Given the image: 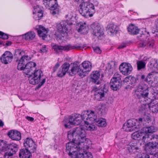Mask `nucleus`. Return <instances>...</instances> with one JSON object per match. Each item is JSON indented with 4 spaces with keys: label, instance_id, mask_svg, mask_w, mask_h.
I'll return each instance as SVG.
<instances>
[{
    "label": "nucleus",
    "instance_id": "c756f323",
    "mask_svg": "<svg viewBox=\"0 0 158 158\" xmlns=\"http://www.w3.org/2000/svg\"><path fill=\"white\" fill-rule=\"evenodd\" d=\"M106 30L108 33L109 32L111 34H115L118 30V28L116 25L113 23L109 24L107 26Z\"/></svg>",
    "mask_w": 158,
    "mask_h": 158
},
{
    "label": "nucleus",
    "instance_id": "8fccbe9b",
    "mask_svg": "<svg viewBox=\"0 0 158 158\" xmlns=\"http://www.w3.org/2000/svg\"><path fill=\"white\" fill-rule=\"evenodd\" d=\"M154 74L155 73L154 72H152L149 73L147 75L146 78L145 80V81L148 82H152V81L151 80V78L153 77Z\"/></svg>",
    "mask_w": 158,
    "mask_h": 158
},
{
    "label": "nucleus",
    "instance_id": "ea45409f",
    "mask_svg": "<svg viewBox=\"0 0 158 158\" xmlns=\"http://www.w3.org/2000/svg\"><path fill=\"white\" fill-rule=\"evenodd\" d=\"M152 134H149L148 133L144 134V135L142 136L143 141L145 143V144L151 142Z\"/></svg>",
    "mask_w": 158,
    "mask_h": 158
},
{
    "label": "nucleus",
    "instance_id": "f704fd0d",
    "mask_svg": "<svg viewBox=\"0 0 158 158\" xmlns=\"http://www.w3.org/2000/svg\"><path fill=\"white\" fill-rule=\"evenodd\" d=\"M149 97V102L158 99V91L152 89L150 92Z\"/></svg>",
    "mask_w": 158,
    "mask_h": 158
},
{
    "label": "nucleus",
    "instance_id": "052dcab7",
    "mask_svg": "<svg viewBox=\"0 0 158 158\" xmlns=\"http://www.w3.org/2000/svg\"><path fill=\"white\" fill-rule=\"evenodd\" d=\"M46 81V79L45 78L43 79L42 81L40 82V83L38 85V87L39 88Z\"/></svg>",
    "mask_w": 158,
    "mask_h": 158
},
{
    "label": "nucleus",
    "instance_id": "bb28decb",
    "mask_svg": "<svg viewBox=\"0 0 158 158\" xmlns=\"http://www.w3.org/2000/svg\"><path fill=\"white\" fill-rule=\"evenodd\" d=\"M29 149L25 148L20 150L19 153V156L20 158H31V152Z\"/></svg>",
    "mask_w": 158,
    "mask_h": 158
},
{
    "label": "nucleus",
    "instance_id": "f3484780",
    "mask_svg": "<svg viewBox=\"0 0 158 158\" xmlns=\"http://www.w3.org/2000/svg\"><path fill=\"white\" fill-rule=\"evenodd\" d=\"M24 146L31 152H34L36 150V145L32 139L27 138L24 141Z\"/></svg>",
    "mask_w": 158,
    "mask_h": 158
},
{
    "label": "nucleus",
    "instance_id": "0e129e2a",
    "mask_svg": "<svg viewBox=\"0 0 158 158\" xmlns=\"http://www.w3.org/2000/svg\"><path fill=\"white\" fill-rule=\"evenodd\" d=\"M100 89L99 87H98L97 86H95L93 87V91H95V92H96V91H98L99 89Z\"/></svg>",
    "mask_w": 158,
    "mask_h": 158
},
{
    "label": "nucleus",
    "instance_id": "0eeeda50",
    "mask_svg": "<svg viewBox=\"0 0 158 158\" xmlns=\"http://www.w3.org/2000/svg\"><path fill=\"white\" fill-rule=\"evenodd\" d=\"M82 119L81 115L74 114L69 116L68 118L65 119L66 123L64 126L66 128H70L74 125H78L81 123Z\"/></svg>",
    "mask_w": 158,
    "mask_h": 158
},
{
    "label": "nucleus",
    "instance_id": "aec40b11",
    "mask_svg": "<svg viewBox=\"0 0 158 158\" xmlns=\"http://www.w3.org/2000/svg\"><path fill=\"white\" fill-rule=\"evenodd\" d=\"M79 67H80V65L78 62L71 63L70 65V69L69 70L68 73L71 76H74L78 72Z\"/></svg>",
    "mask_w": 158,
    "mask_h": 158
},
{
    "label": "nucleus",
    "instance_id": "e2e57ef3",
    "mask_svg": "<svg viewBox=\"0 0 158 158\" xmlns=\"http://www.w3.org/2000/svg\"><path fill=\"white\" fill-rule=\"evenodd\" d=\"M126 46V44L124 43H123L121 44L118 47V49L123 48L125 47Z\"/></svg>",
    "mask_w": 158,
    "mask_h": 158
},
{
    "label": "nucleus",
    "instance_id": "c03bdc74",
    "mask_svg": "<svg viewBox=\"0 0 158 158\" xmlns=\"http://www.w3.org/2000/svg\"><path fill=\"white\" fill-rule=\"evenodd\" d=\"M142 133L136 131L131 135L132 138L135 140H139L142 138Z\"/></svg>",
    "mask_w": 158,
    "mask_h": 158
},
{
    "label": "nucleus",
    "instance_id": "7ed1b4c3",
    "mask_svg": "<svg viewBox=\"0 0 158 158\" xmlns=\"http://www.w3.org/2000/svg\"><path fill=\"white\" fill-rule=\"evenodd\" d=\"M18 150V145L16 144L12 143L7 144L6 141L0 140V153L5 152L6 151L9 152H5L4 156L5 157L7 156H12L15 154Z\"/></svg>",
    "mask_w": 158,
    "mask_h": 158
},
{
    "label": "nucleus",
    "instance_id": "69168bd1",
    "mask_svg": "<svg viewBox=\"0 0 158 158\" xmlns=\"http://www.w3.org/2000/svg\"><path fill=\"white\" fill-rule=\"evenodd\" d=\"M26 118L28 121H31V122L33 121L34 120V118H33L31 117H29V116L26 117Z\"/></svg>",
    "mask_w": 158,
    "mask_h": 158
},
{
    "label": "nucleus",
    "instance_id": "cd10ccee",
    "mask_svg": "<svg viewBox=\"0 0 158 158\" xmlns=\"http://www.w3.org/2000/svg\"><path fill=\"white\" fill-rule=\"evenodd\" d=\"M138 123L140 125V128L142 125L144 126L147 125V123H149L151 121L150 117L149 115H144L143 117L139 118L138 119Z\"/></svg>",
    "mask_w": 158,
    "mask_h": 158
},
{
    "label": "nucleus",
    "instance_id": "c9c22d12",
    "mask_svg": "<svg viewBox=\"0 0 158 158\" xmlns=\"http://www.w3.org/2000/svg\"><path fill=\"white\" fill-rule=\"evenodd\" d=\"M86 29V24L85 23H79L76 25V29L79 32L84 33Z\"/></svg>",
    "mask_w": 158,
    "mask_h": 158
},
{
    "label": "nucleus",
    "instance_id": "423d86ee",
    "mask_svg": "<svg viewBox=\"0 0 158 158\" xmlns=\"http://www.w3.org/2000/svg\"><path fill=\"white\" fill-rule=\"evenodd\" d=\"M67 137L70 142L66 144V151L68 155L72 152L77 150L79 148L78 143H76L75 137L73 129L68 131L67 132Z\"/></svg>",
    "mask_w": 158,
    "mask_h": 158
},
{
    "label": "nucleus",
    "instance_id": "39448f33",
    "mask_svg": "<svg viewBox=\"0 0 158 158\" xmlns=\"http://www.w3.org/2000/svg\"><path fill=\"white\" fill-rule=\"evenodd\" d=\"M78 10L82 15L87 18L92 16L94 13V6L90 2H83L79 5Z\"/></svg>",
    "mask_w": 158,
    "mask_h": 158
},
{
    "label": "nucleus",
    "instance_id": "de8ad7c7",
    "mask_svg": "<svg viewBox=\"0 0 158 158\" xmlns=\"http://www.w3.org/2000/svg\"><path fill=\"white\" fill-rule=\"evenodd\" d=\"M78 75L82 77L86 76L88 73V72L87 71H85V70L82 69H80V67H79V69L78 70V72H77Z\"/></svg>",
    "mask_w": 158,
    "mask_h": 158
},
{
    "label": "nucleus",
    "instance_id": "4c0bfd02",
    "mask_svg": "<svg viewBox=\"0 0 158 158\" xmlns=\"http://www.w3.org/2000/svg\"><path fill=\"white\" fill-rule=\"evenodd\" d=\"M35 34L33 31L28 32L23 35V37L26 40H32L35 37Z\"/></svg>",
    "mask_w": 158,
    "mask_h": 158
},
{
    "label": "nucleus",
    "instance_id": "4be33fe9",
    "mask_svg": "<svg viewBox=\"0 0 158 158\" xmlns=\"http://www.w3.org/2000/svg\"><path fill=\"white\" fill-rule=\"evenodd\" d=\"M8 135L11 139L13 140H19L21 138L20 132L16 130H11L8 133Z\"/></svg>",
    "mask_w": 158,
    "mask_h": 158
},
{
    "label": "nucleus",
    "instance_id": "2eb2a0df",
    "mask_svg": "<svg viewBox=\"0 0 158 158\" xmlns=\"http://www.w3.org/2000/svg\"><path fill=\"white\" fill-rule=\"evenodd\" d=\"M120 72L123 75H127L130 74L133 70L132 67L129 63H123L119 66Z\"/></svg>",
    "mask_w": 158,
    "mask_h": 158
},
{
    "label": "nucleus",
    "instance_id": "4468645a",
    "mask_svg": "<svg viewBox=\"0 0 158 158\" xmlns=\"http://www.w3.org/2000/svg\"><path fill=\"white\" fill-rule=\"evenodd\" d=\"M90 27L93 34L98 38L100 37L104 34L103 29L98 23H94L91 25Z\"/></svg>",
    "mask_w": 158,
    "mask_h": 158
},
{
    "label": "nucleus",
    "instance_id": "f257e3e1",
    "mask_svg": "<svg viewBox=\"0 0 158 158\" xmlns=\"http://www.w3.org/2000/svg\"><path fill=\"white\" fill-rule=\"evenodd\" d=\"M27 61L23 62L21 64V69H19L17 66L18 69L20 70H23V73L27 75H28V80L29 83L32 85H35L39 83L40 81V78L42 76H43V72L40 69H35L34 73L31 72L36 66V64L35 63L30 61L27 63Z\"/></svg>",
    "mask_w": 158,
    "mask_h": 158
},
{
    "label": "nucleus",
    "instance_id": "a18cd8bd",
    "mask_svg": "<svg viewBox=\"0 0 158 158\" xmlns=\"http://www.w3.org/2000/svg\"><path fill=\"white\" fill-rule=\"evenodd\" d=\"M86 125L85 126V129L88 130L94 131L95 130L97 129V127L94 125L92 123H86Z\"/></svg>",
    "mask_w": 158,
    "mask_h": 158
},
{
    "label": "nucleus",
    "instance_id": "338daca9",
    "mask_svg": "<svg viewBox=\"0 0 158 158\" xmlns=\"http://www.w3.org/2000/svg\"><path fill=\"white\" fill-rule=\"evenodd\" d=\"M129 76H127L126 77L124 80V82H129L130 83V79H129Z\"/></svg>",
    "mask_w": 158,
    "mask_h": 158
},
{
    "label": "nucleus",
    "instance_id": "37998d69",
    "mask_svg": "<svg viewBox=\"0 0 158 158\" xmlns=\"http://www.w3.org/2000/svg\"><path fill=\"white\" fill-rule=\"evenodd\" d=\"M146 63L143 61H138L137 62V68L138 70L144 69L146 66Z\"/></svg>",
    "mask_w": 158,
    "mask_h": 158
},
{
    "label": "nucleus",
    "instance_id": "ddd939ff",
    "mask_svg": "<svg viewBox=\"0 0 158 158\" xmlns=\"http://www.w3.org/2000/svg\"><path fill=\"white\" fill-rule=\"evenodd\" d=\"M51 45L52 48L54 49V50L57 52H59L60 51L62 50L69 51L71 49H81V48H84V47L78 45L77 44L73 46L69 44L64 46L56 44H52Z\"/></svg>",
    "mask_w": 158,
    "mask_h": 158
},
{
    "label": "nucleus",
    "instance_id": "5fc2aeb1",
    "mask_svg": "<svg viewBox=\"0 0 158 158\" xmlns=\"http://www.w3.org/2000/svg\"><path fill=\"white\" fill-rule=\"evenodd\" d=\"M129 78L130 79V84L133 85L136 82L137 79L135 77L130 76H129Z\"/></svg>",
    "mask_w": 158,
    "mask_h": 158
},
{
    "label": "nucleus",
    "instance_id": "79ce46f5",
    "mask_svg": "<svg viewBox=\"0 0 158 158\" xmlns=\"http://www.w3.org/2000/svg\"><path fill=\"white\" fill-rule=\"evenodd\" d=\"M96 124L98 127H104L106 126V122L105 119L100 118L98 121L96 120Z\"/></svg>",
    "mask_w": 158,
    "mask_h": 158
},
{
    "label": "nucleus",
    "instance_id": "72a5a7b5",
    "mask_svg": "<svg viewBox=\"0 0 158 158\" xmlns=\"http://www.w3.org/2000/svg\"><path fill=\"white\" fill-rule=\"evenodd\" d=\"M148 66L154 71H158V64L157 60L155 59H152L148 64Z\"/></svg>",
    "mask_w": 158,
    "mask_h": 158
},
{
    "label": "nucleus",
    "instance_id": "09e8293b",
    "mask_svg": "<svg viewBox=\"0 0 158 158\" xmlns=\"http://www.w3.org/2000/svg\"><path fill=\"white\" fill-rule=\"evenodd\" d=\"M66 73L60 67V69L57 72V75L58 77H64Z\"/></svg>",
    "mask_w": 158,
    "mask_h": 158
},
{
    "label": "nucleus",
    "instance_id": "9b49d317",
    "mask_svg": "<svg viewBox=\"0 0 158 158\" xmlns=\"http://www.w3.org/2000/svg\"><path fill=\"white\" fill-rule=\"evenodd\" d=\"M14 55L15 58L17 59L21 58L19 61L18 65V67L20 69L22 68L21 67V64L23 63V62L28 61L31 59L30 56L25 55L24 51L21 49L15 50Z\"/></svg>",
    "mask_w": 158,
    "mask_h": 158
},
{
    "label": "nucleus",
    "instance_id": "603ef678",
    "mask_svg": "<svg viewBox=\"0 0 158 158\" xmlns=\"http://www.w3.org/2000/svg\"><path fill=\"white\" fill-rule=\"evenodd\" d=\"M111 79H114L116 81L122 82L121 80V76L118 73H115L113 78Z\"/></svg>",
    "mask_w": 158,
    "mask_h": 158
},
{
    "label": "nucleus",
    "instance_id": "5701e85b",
    "mask_svg": "<svg viewBox=\"0 0 158 158\" xmlns=\"http://www.w3.org/2000/svg\"><path fill=\"white\" fill-rule=\"evenodd\" d=\"M145 150L146 152L151 155H153L155 154L156 147L149 142L148 143L145 144Z\"/></svg>",
    "mask_w": 158,
    "mask_h": 158
},
{
    "label": "nucleus",
    "instance_id": "1a4fd4ad",
    "mask_svg": "<svg viewBox=\"0 0 158 158\" xmlns=\"http://www.w3.org/2000/svg\"><path fill=\"white\" fill-rule=\"evenodd\" d=\"M123 128L125 131H131L140 129V125L138 123V119H130L123 124Z\"/></svg>",
    "mask_w": 158,
    "mask_h": 158
},
{
    "label": "nucleus",
    "instance_id": "774afa93",
    "mask_svg": "<svg viewBox=\"0 0 158 158\" xmlns=\"http://www.w3.org/2000/svg\"><path fill=\"white\" fill-rule=\"evenodd\" d=\"M153 34L154 35V36L155 37H158V32L157 31H155L153 32L152 31V32Z\"/></svg>",
    "mask_w": 158,
    "mask_h": 158
},
{
    "label": "nucleus",
    "instance_id": "c85d7f7f",
    "mask_svg": "<svg viewBox=\"0 0 158 158\" xmlns=\"http://www.w3.org/2000/svg\"><path fill=\"white\" fill-rule=\"evenodd\" d=\"M100 77V73L99 71H96L93 72L90 75V77L92 81L97 85L99 84L100 81L99 79Z\"/></svg>",
    "mask_w": 158,
    "mask_h": 158
},
{
    "label": "nucleus",
    "instance_id": "a19ab883",
    "mask_svg": "<svg viewBox=\"0 0 158 158\" xmlns=\"http://www.w3.org/2000/svg\"><path fill=\"white\" fill-rule=\"evenodd\" d=\"M149 142L156 147L158 145V135H152L151 142Z\"/></svg>",
    "mask_w": 158,
    "mask_h": 158
},
{
    "label": "nucleus",
    "instance_id": "dca6fc26",
    "mask_svg": "<svg viewBox=\"0 0 158 158\" xmlns=\"http://www.w3.org/2000/svg\"><path fill=\"white\" fill-rule=\"evenodd\" d=\"M144 109L148 106L153 113L158 112V99L150 102H147L145 104H143Z\"/></svg>",
    "mask_w": 158,
    "mask_h": 158
},
{
    "label": "nucleus",
    "instance_id": "58836bf2",
    "mask_svg": "<svg viewBox=\"0 0 158 158\" xmlns=\"http://www.w3.org/2000/svg\"><path fill=\"white\" fill-rule=\"evenodd\" d=\"M82 65L84 70L88 72L91 70L92 64L89 61H85L82 63Z\"/></svg>",
    "mask_w": 158,
    "mask_h": 158
},
{
    "label": "nucleus",
    "instance_id": "f8f14e48",
    "mask_svg": "<svg viewBox=\"0 0 158 158\" xmlns=\"http://www.w3.org/2000/svg\"><path fill=\"white\" fill-rule=\"evenodd\" d=\"M82 119L85 123H92L96 121L97 115L92 111H84L82 113Z\"/></svg>",
    "mask_w": 158,
    "mask_h": 158
},
{
    "label": "nucleus",
    "instance_id": "393cba45",
    "mask_svg": "<svg viewBox=\"0 0 158 158\" xmlns=\"http://www.w3.org/2000/svg\"><path fill=\"white\" fill-rule=\"evenodd\" d=\"M121 84L122 82L116 81L114 79H111L110 83V88L114 91H117L120 88Z\"/></svg>",
    "mask_w": 158,
    "mask_h": 158
},
{
    "label": "nucleus",
    "instance_id": "4d7b16f0",
    "mask_svg": "<svg viewBox=\"0 0 158 158\" xmlns=\"http://www.w3.org/2000/svg\"><path fill=\"white\" fill-rule=\"evenodd\" d=\"M0 38L3 39H7L8 38V35L3 32L0 31Z\"/></svg>",
    "mask_w": 158,
    "mask_h": 158
},
{
    "label": "nucleus",
    "instance_id": "13d9d810",
    "mask_svg": "<svg viewBox=\"0 0 158 158\" xmlns=\"http://www.w3.org/2000/svg\"><path fill=\"white\" fill-rule=\"evenodd\" d=\"M94 51L97 53H100L101 52V51L99 48L98 47H93Z\"/></svg>",
    "mask_w": 158,
    "mask_h": 158
},
{
    "label": "nucleus",
    "instance_id": "473e14b6",
    "mask_svg": "<svg viewBox=\"0 0 158 158\" xmlns=\"http://www.w3.org/2000/svg\"><path fill=\"white\" fill-rule=\"evenodd\" d=\"M96 110L99 114L103 115L106 113L107 109L105 105L102 104L101 106H98Z\"/></svg>",
    "mask_w": 158,
    "mask_h": 158
},
{
    "label": "nucleus",
    "instance_id": "e433bc0d",
    "mask_svg": "<svg viewBox=\"0 0 158 158\" xmlns=\"http://www.w3.org/2000/svg\"><path fill=\"white\" fill-rule=\"evenodd\" d=\"M48 31L43 27L40 26L39 29L37 31L38 33L39 36L42 37L43 38L47 37V34Z\"/></svg>",
    "mask_w": 158,
    "mask_h": 158
},
{
    "label": "nucleus",
    "instance_id": "b1692460",
    "mask_svg": "<svg viewBox=\"0 0 158 158\" xmlns=\"http://www.w3.org/2000/svg\"><path fill=\"white\" fill-rule=\"evenodd\" d=\"M127 150L130 154H135L140 152V149L136 144L135 143H130L127 148Z\"/></svg>",
    "mask_w": 158,
    "mask_h": 158
},
{
    "label": "nucleus",
    "instance_id": "864d4df0",
    "mask_svg": "<svg viewBox=\"0 0 158 158\" xmlns=\"http://www.w3.org/2000/svg\"><path fill=\"white\" fill-rule=\"evenodd\" d=\"M138 158H149V155L145 153H139L137 155Z\"/></svg>",
    "mask_w": 158,
    "mask_h": 158
},
{
    "label": "nucleus",
    "instance_id": "a878e982",
    "mask_svg": "<svg viewBox=\"0 0 158 158\" xmlns=\"http://www.w3.org/2000/svg\"><path fill=\"white\" fill-rule=\"evenodd\" d=\"M68 24L65 22H62L57 24V27L58 30L61 33L67 32L68 31Z\"/></svg>",
    "mask_w": 158,
    "mask_h": 158
},
{
    "label": "nucleus",
    "instance_id": "680f3d73",
    "mask_svg": "<svg viewBox=\"0 0 158 158\" xmlns=\"http://www.w3.org/2000/svg\"><path fill=\"white\" fill-rule=\"evenodd\" d=\"M40 51L43 52H46L47 51V48L45 45L44 46L43 48L40 49Z\"/></svg>",
    "mask_w": 158,
    "mask_h": 158
},
{
    "label": "nucleus",
    "instance_id": "3c124183",
    "mask_svg": "<svg viewBox=\"0 0 158 158\" xmlns=\"http://www.w3.org/2000/svg\"><path fill=\"white\" fill-rule=\"evenodd\" d=\"M43 15V13L41 11L40 12L35 14L34 17L35 20H39L42 17Z\"/></svg>",
    "mask_w": 158,
    "mask_h": 158
},
{
    "label": "nucleus",
    "instance_id": "f03ea898",
    "mask_svg": "<svg viewBox=\"0 0 158 158\" xmlns=\"http://www.w3.org/2000/svg\"><path fill=\"white\" fill-rule=\"evenodd\" d=\"M75 137L76 143H78L79 148H82L87 146L89 139L86 138V133L84 129L79 127L73 129Z\"/></svg>",
    "mask_w": 158,
    "mask_h": 158
},
{
    "label": "nucleus",
    "instance_id": "49530a36",
    "mask_svg": "<svg viewBox=\"0 0 158 158\" xmlns=\"http://www.w3.org/2000/svg\"><path fill=\"white\" fill-rule=\"evenodd\" d=\"M70 67V64L69 63L67 62H65L61 66L60 68L66 73H68Z\"/></svg>",
    "mask_w": 158,
    "mask_h": 158
},
{
    "label": "nucleus",
    "instance_id": "a211bd4d",
    "mask_svg": "<svg viewBox=\"0 0 158 158\" xmlns=\"http://www.w3.org/2000/svg\"><path fill=\"white\" fill-rule=\"evenodd\" d=\"M103 89H99L96 91L94 95L96 99L98 101L102 100L104 98L105 94L108 91L107 88H106V85H103Z\"/></svg>",
    "mask_w": 158,
    "mask_h": 158
},
{
    "label": "nucleus",
    "instance_id": "6e6d98bb",
    "mask_svg": "<svg viewBox=\"0 0 158 158\" xmlns=\"http://www.w3.org/2000/svg\"><path fill=\"white\" fill-rule=\"evenodd\" d=\"M33 8L34 10L33 11V14H35L39 12H40L42 11L38 6L37 5L35 6H34Z\"/></svg>",
    "mask_w": 158,
    "mask_h": 158
},
{
    "label": "nucleus",
    "instance_id": "6ab92c4d",
    "mask_svg": "<svg viewBox=\"0 0 158 158\" xmlns=\"http://www.w3.org/2000/svg\"><path fill=\"white\" fill-rule=\"evenodd\" d=\"M13 57V55L10 52L6 51L1 57L0 59L2 63L6 64L12 61Z\"/></svg>",
    "mask_w": 158,
    "mask_h": 158
},
{
    "label": "nucleus",
    "instance_id": "2f4dec72",
    "mask_svg": "<svg viewBox=\"0 0 158 158\" xmlns=\"http://www.w3.org/2000/svg\"><path fill=\"white\" fill-rule=\"evenodd\" d=\"M127 30L130 34L133 35L137 34L139 31L138 27L133 24H131L129 26Z\"/></svg>",
    "mask_w": 158,
    "mask_h": 158
},
{
    "label": "nucleus",
    "instance_id": "6e6552de",
    "mask_svg": "<svg viewBox=\"0 0 158 158\" xmlns=\"http://www.w3.org/2000/svg\"><path fill=\"white\" fill-rule=\"evenodd\" d=\"M44 4L50 10V13L54 15L60 11V7L58 6L57 0H43Z\"/></svg>",
    "mask_w": 158,
    "mask_h": 158
},
{
    "label": "nucleus",
    "instance_id": "bf43d9fd",
    "mask_svg": "<svg viewBox=\"0 0 158 158\" xmlns=\"http://www.w3.org/2000/svg\"><path fill=\"white\" fill-rule=\"evenodd\" d=\"M60 65V63L57 62L53 68V72H55Z\"/></svg>",
    "mask_w": 158,
    "mask_h": 158
},
{
    "label": "nucleus",
    "instance_id": "7c9ffc66",
    "mask_svg": "<svg viewBox=\"0 0 158 158\" xmlns=\"http://www.w3.org/2000/svg\"><path fill=\"white\" fill-rule=\"evenodd\" d=\"M158 129V128L154 126H148L147 125H146L145 127H143L142 129L143 132L146 133L155 132Z\"/></svg>",
    "mask_w": 158,
    "mask_h": 158
},
{
    "label": "nucleus",
    "instance_id": "20e7f679",
    "mask_svg": "<svg viewBox=\"0 0 158 158\" xmlns=\"http://www.w3.org/2000/svg\"><path fill=\"white\" fill-rule=\"evenodd\" d=\"M149 87L145 84H140L135 90V96L142 102L149 101Z\"/></svg>",
    "mask_w": 158,
    "mask_h": 158
},
{
    "label": "nucleus",
    "instance_id": "412c9836",
    "mask_svg": "<svg viewBox=\"0 0 158 158\" xmlns=\"http://www.w3.org/2000/svg\"><path fill=\"white\" fill-rule=\"evenodd\" d=\"M155 41L151 38H146L143 42L140 43L139 46L141 47H146L147 48H152L154 45Z\"/></svg>",
    "mask_w": 158,
    "mask_h": 158
},
{
    "label": "nucleus",
    "instance_id": "9d476101",
    "mask_svg": "<svg viewBox=\"0 0 158 158\" xmlns=\"http://www.w3.org/2000/svg\"><path fill=\"white\" fill-rule=\"evenodd\" d=\"M87 145L85 148L83 147L82 148H78L77 150L72 152L69 155L72 158H93L91 153L83 151L87 148Z\"/></svg>",
    "mask_w": 158,
    "mask_h": 158
}]
</instances>
